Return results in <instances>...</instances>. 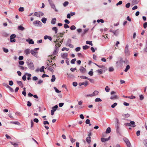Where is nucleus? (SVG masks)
Returning a JSON list of instances; mask_svg holds the SVG:
<instances>
[{
  "label": "nucleus",
  "mask_w": 147,
  "mask_h": 147,
  "mask_svg": "<svg viewBox=\"0 0 147 147\" xmlns=\"http://www.w3.org/2000/svg\"><path fill=\"white\" fill-rule=\"evenodd\" d=\"M76 60V58L72 59L71 61V63L72 64L75 63Z\"/></svg>",
  "instance_id": "38"
},
{
  "label": "nucleus",
  "mask_w": 147,
  "mask_h": 147,
  "mask_svg": "<svg viewBox=\"0 0 147 147\" xmlns=\"http://www.w3.org/2000/svg\"><path fill=\"white\" fill-rule=\"evenodd\" d=\"M99 67H101V69H98L97 71V72L99 74H102L107 70V68L105 67L103 65H96Z\"/></svg>",
  "instance_id": "1"
},
{
  "label": "nucleus",
  "mask_w": 147,
  "mask_h": 147,
  "mask_svg": "<svg viewBox=\"0 0 147 147\" xmlns=\"http://www.w3.org/2000/svg\"><path fill=\"white\" fill-rule=\"evenodd\" d=\"M43 15V13L41 11L36 12L34 13V16L39 17L42 16Z\"/></svg>",
  "instance_id": "9"
},
{
  "label": "nucleus",
  "mask_w": 147,
  "mask_h": 147,
  "mask_svg": "<svg viewBox=\"0 0 147 147\" xmlns=\"http://www.w3.org/2000/svg\"><path fill=\"white\" fill-rule=\"evenodd\" d=\"M28 67L31 70H34V65H28Z\"/></svg>",
  "instance_id": "32"
},
{
  "label": "nucleus",
  "mask_w": 147,
  "mask_h": 147,
  "mask_svg": "<svg viewBox=\"0 0 147 147\" xmlns=\"http://www.w3.org/2000/svg\"><path fill=\"white\" fill-rule=\"evenodd\" d=\"M71 39H68L67 40V45H68V44H71Z\"/></svg>",
  "instance_id": "50"
},
{
  "label": "nucleus",
  "mask_w": 147,
  "mask_h": 147,
  "mask_svg": "<svg viewBox=\"0 0 147 147\" xmlns=\"http://www.w3.org/2000/svg\"><path fill=\"white\" fill-rule=\"evenodd\" d=\"M70 29L71 30H75L76 29V27L74 25H72L70 27Z\"/></svg>",
  "instance_id": "42"
},
{
  "label": "nucleus",
  "mask_w": 147,
  "mask_h": 147,
  "mask_svg": "<svg viewBox=\"0 0 147 147\" xmlns=\"http://www.w3.org/2000/svg\"><path fill=\"white\" fill-rule=\"evenodd\" d=\"M24 53L26 55H28L30 53V49H27L24 51Z\"/></svg>",
  "instance_id": "22"
},
{
  "label": "nucleus",
  "mask_w": 147,
  "mask_h": 147,
  "mask_svg": "<svg viewBox=\"0 0 147 147\" xmlns=\"http://www.w3.org/2000/svg\"><path fill=\"white\" fill-rule=\"evenodd\" d=\"M64 27L65 29L68 28L69 27V26L67 24H64Z\"/></svg>",
  "instance_id": "51"
},
{
  "label": "nucleus",
  "mask_w": 147,
  "mask_h": 147,
  "mask_svg": "<svg viewBox=\"0 0 147 147\" xmlns=\"http://www.w3.org/2000/svg\"><path fill=\"white\" fill-rule=\"evenodd\" d=\"M86 44H89L91 46L93 45V44L92 43V41H87L86 42Z\"/></svg>",
  "instance_id": "41"
},
{
  "label": "nucleus",
  "mask_w": 147,
  "mask_h": 147,
  "mask_svg": "<svg viewBox=\"0 0 147 147\" xmlns=\"http://www.w3.org/2000/svg\"><path fill=\"white\" fill-rule=\"evenodd\" d=\"M51 6V7L56 12L58 11V10L55 8V6L54 4L52 5Z\"/></svg>",
  "instance_id": "31"
},
{
  "label": "nucleus",
  "mask_w": 147,
  "mask_h": 147,
  "mask_svg": "<svg viewBox=\"0 0 147 147\" xmlns=\"http://www.w3.org/2000/svg\"><path fill=\"white\" fill-rule=\"evenodd\" d=\"M17 83L22 88L23 87V85L22 82L20 81H17Z\"/></svg>",
  "instance_id": "29"
},
{
  "label": "nucleus",
  "mask_w": 147,
  "mask_h": 147,
  "mask_svg": "<svg viewBox=\"0 0 147 147\" xmlns=\"http://www.w3.org/2000/svg\"><path fill=\"white\" fill-rule=\"evenodd\" d=\"M80 49H81L80 47H77L75 49V50L76 51L78 52V51H79L80 50Z\"/></svg>",
  "instance_id": "53"
},
{
  "label": "nucleus",
  "mask_w": 147,
  "mask_h": 147,
  "mask_svg": "<svg viewBox=\"0 0 147 147\" xmlns=\"http://www.w3.org/2000/svg\"><path fill=\"white\" fill-rule=\"evenodd\" d=\"M33 24L35 26L37 27H41L42 25V22L38 20H36L33 22Z\"/></svg>",
  "instance_id": "4"
},
{
  "label": "nucleus",
  "mask_w": 147,
  "mask_h": 147,
  "mask_svg": "<svg viewBox=\"0 0 147 147\" xmlns=\"http://www.w3.org/2000/svg\"><path fill=\"white\" fill-rule=\"evenodd\" d=\"M54 89H55V92L57 93H60L61 92V91H59V90H58L56 87H54Z\"/></svg>",
  "instance_id": "48"
},
{
  "label": "nucleus",
  "mask_w": 147,
  "mask_h": 147,
  "mask_svg": "<svg viewBox=\"0 0 147 147\" xmlns=\"http://www.w3.org/2000/svg\"><path fill=\"white\" fill-rule=\"evenodd\" d=\"M143 27L144 28H146L147 27V22H145L143 24Z\"/></svg>",
  "instance_id": "58"
},
{
  "label": "nucleus",
  "mask_w": 147,
  "mask_h": 147,
  "mask_svg": "<svg viewBox=\"0 0 147 147\" xmlns=\"http://www.w3.org/2000/svg\"><path fill=\"white\" fill-rule=\"evenodd\" d=\"M58 50H59V48L57 45H56L55 50L53 53V55H56L58 52Z\"/></svg>",
  "instance_id": "10"
},
{
  "label": "nucleus",
  "mask_w": 147,
  "mask_h": 147,
  "mask_svg": "<svg viewBox=\"0 0 147 147\" xmlns=\"http://www.w3.org/2000/svg\"><path fill=\"white\" fill-rule=\"evenodd\" d=\"M69 4V2L68 1H66L65 2L63 3V5L64 7L66 6Z\"/></svg>",
  "instance_id": "47"
},
{
  "label": "nucleus",
  "mask_w": 147,
  "mask_h": 147,
  "mask_svg": "<svg viewBox=\"0 0 147 147\" xmlns=\"http://www.w3.org/2000/svg\"><path fill=\"white\" fill-rule=\"evenodd\" d=\"M8 88L9 89L10 91L12 92L14 91L13 89L10 86H9Z\"/></svg>",
  "instance_id": "57"
},
{
  "label": "nucleus",
  "mask_w": 147,
  "mask_h": 147,
  "mask_svg": "<svg viewBox=\"0 0 147 147\" xmlns=\"http://www.w3.org/2000/svg\"><path fill=\"white\" fill-rule=\"evenodd\" d=\"M89 47L87 45L83 46V49L84 50H86L88 49Z\"/></svg>",
  "instance_id": "44"
},
{
  "label": "nucleus",
  "mask_w": 147,
  "mask_h": 147,
  "mask_svg": "<svg viewBox=\"0 0 147 147\" xmlns=\"http://www.w3.org/2000/svg\"><path fill=\"white\" fill-rule=\"evenodd\" d=\"M19 10L20 11H24V8L23 7H20L19 9Z\"/></svg>",
  "instance_id": "56"
},
{
  "label": "nucleus",
  "mask_w": 147,
  "mask_h": 147,
  "mask_svg": "<svg viewBox=\"0 0 147 147\" xmlns=\"http://www.w3.org/2000/svg\"><path fill=\"white\" fill-rule=\"evenodd\" d=\"M10 143L13 146H17L18 145V144L15 143H14L11 142H10Z\"/></svg>",
  "instance_id": "61"
},
{
  "label": "nucleus",
  "mask_w": 147,
  "mask_h": 147,
  "mask_svg": "<svg viewBox=\"0 0 147 147\" xmlns=\"http://www.w3.org/2000/svg\"><path fill=\"white\" fill-rule=\"evenodd\" d=\"M80 71L82 73H84L85 72L86 69L83 67H81L80 69Z\"/></svg>",
  "instance_id": "24"
},
{
  "label": "nucleus",
  "mask_w": 147,
  "mask_h": 147,
  "mask_svg": "<svg viewBox=\"0 0 147 147\" xmlns=\"http://www.w3.org/2000/svg\"><path fill=\"white\" fill-rule=\"evenodd\" d=\"M98 91L95 90V91H94V92H93V93H92V94L93 95V96H94L97 95L98 94Z\"/></svg>",
  "instance_id": "33"
},
{
  "label": "nucleus",
  "mask_w": 147,
  "mask_h": 147,
  "mask_svg": "<svg viewBox=\"0 0 147 147\" xmlns=\"http://www.w3.org/2000/svg\"><path fill=\"white\" fill-rule=\"evenodd\" d=\"M57 20L55 18H53L51 21V23L52 24H55L56 23Z\"/></svg>",
  "instance_id": "18"
},
{
  "label": "nucleus",
  "mask_w": 147,
  "mask_h": 147,
  "mask_svg": "<svg viewBox=\"0 0 147 147\" xmlns=\"http://www.w3.org/2000/svg\"><path fill=\"white\" fill-rule=\"evenodd\" d=\"M117 103L115 102L113 104L111 105V107L112 108H114L117 105Z\"/></svg>",
  "instance_id": "52"
},
{
  "label": "nucleus",
  "mask_w": 147,
  "mask_h": 147,
  "mask_svg": "<svg viewBox=\"0 0 147 147\" xmlns=\"http://www.w3.org/2000/svg\"><path fill=\"white\" fill-rule=\"evenodd\" d=\"M10 123H11L12 124H14L17 125H20L21 124L18 121H14V122L11 121V122H10Z\"/></svg>",
  "instance_id": "26"
},
{
  "label": "nucleus",
  "mask_w": 147,
  "mask_h": 147,
  "mask_svg": "<svg viewBox=\"0 0 147 147\" xmlns=\"http://www.w3.org/2000/svg\"><path fill=\"white\" fill-rule=\"evenodd\" d=\"M110 139V136H109L108 138H101V141L102 142H105Z\"/></svg>",
  "instance_id": "12"
},
{
  "label": "nucleus",
  "mask_w": 147,
  "mask_h": 147,
  "mask_svg": "<svg viewBox=\"0 0 147 147\" xmlns=\"http://www.w3.org/2000/svg\"><path fill=\"white\" fill-rule=\"evenodd\" d=\"M18 29L19 30L23 31L25 30V28L22 26L20 25L18 26Z\"/></svg>",
  "instance_id": "19"
},
{
  "label": "nucleus",
  "mask_w": 147,
  "mask_h": 147,
  "mask_svg": "<svg viewBox=\"0 0 147 147\" xmlns=\"http://www.w3.org/2000/svg\"><path fill=\"white\" fill-rule=\"evenodd\" d=\"M30 53L34 56L37 57V54L38 53L37 52H35L34 50H32L30 51Z\"/></svg>",
  "instance_id": "13"
},
{
  "label": "nucleus",
  "mask_w": 147,
  "mask_h": 147,
  "mask_svg": "<svg viewBox=\"0 0 147 147\" xmlns=\"http://www.w3.org/2000/svg\"><path fill=\"white\" fill-rule=\"evenodd\" d=\"M13 82L11 80L9 81V84L10 86H12L13 84Z\"/></svg>",
  "instance_id": "59"
},
{
  "label": "nucleus",
  "mask_w": 147,
  "mask_h": 147,
  "mask_svg": "<svg viewBox=\"0 0 147 147\" xmlns=\"http://www.w3.org/2000/svg\"><path fill=\"white\" fill-rule=\"evenodd\" d=\"M97 22L98 23L101 22L102 23H103L104 22V21L103 20L101 19L100 20H98L97 21Z\"/></svg>",
  "instance_id": "46"
},
{
  "label": "nucleus",
  "mask_w": 147,
  "mask_h": 147,
  "mask_svg": "<svg viewBox=\"0 0 147 147\" xmlns=\"http://www.w3.org/2000/svg\"><path fill=\"white\" fill-rule=\"evenodd\" d=\"M38 79V78L36 76H34L32 78V80L34 81H36Z\"/></svg>",
  "instance_id": "64"
},
{
  "label": "nucleus",
  "mask_w": 147,
  "mask_h": 147,
  "mask_svg": "<svg viewBox=\"0 0 147 147\" xmlns=\"http://www.w3.org/2000/svg\"><path fill=\"white\" fill-rule=\"evenodd\" d=\"M95 101L96 102H101L102 101V100L99 98H96L95 100Z\"/></svg>",
  "instance_id": "39"
},
{
  "label": "nucleus",
  "mask_w": 147,
  "mask_h": 147,
  "mask_svg": "<svg viewBox=\"0 0 147 147\" xmlns=\"http://www.w3.org/2000/svg\"><path fill=\"white\" fill-rule=\"evenodd\" d=\"M128 63V61L126 59H125L124 60H123V59L121 58H120L118 60L116 63V64H126Z\"/></svg>",
  "instance_id": "2"
},
{
  "label": "nucleus",
  "mask_w": 147,
  "mask_h": 147,
  "mask_svg": "<svg viewBox=\"0 0 147 147\" xmlns=\"http://www.w3.org/2000/svg\"><path fill=\"white\" fill-rule=\"evenodd\" d=\"M140 99L141 100H142L144 98V97L142 95H140Z\"/></svg>",
  "instance_id": "63"
},
{
  "label": "nucleus",
  "mask_w": 147,
  "mask_h": 147,
  "mask_svg": "<svg viewBox=\"0 0 147 147\" xmlns=\"http://www.w3.org/2000/svg\"><path fill=\"white\" fill-rule=\"evenodd\" d=\"M18 67H19L22 70H24V69L26 70L27 69V67H24L23 66H19Z\"/></svg>",
  "instance_id": "37"
},
{
  "label": "nucleus",
  "mask_w": 147,
  "mask_h": 147,
  "mask_svg": "<svg viewBox=\"0 0 147 147\" xmlns=\"http://www.w3.org/2000/svg\"><path fill=\"white\" fill-rule=\"evenodd\" d=\"M109 70L110 72L113 71L114 70V69L113 67H110L109 68Z\"/></svg>",
  "instance_id": "45"
},
{
  "label": "nucleus",
  "mask_w": 147,
  "mask_h": 147,
  "mask_svg": "<svg viewBox=\"0 0 147 147\" xmlns=\"http://www.w3.org/2000/svg\"><path fill=\"white\" fill-rule=\"evenodd\" d=\"M123 140L126 144L127 147H131L130 143L127 138H123Z\"/></svg>",
  "instance_id": "6"
},
{
  "label": "nucleus",
  "mask_w": 147,
  "mask_h": 147,
  "mask_svg": "<svg viewBox=\"0 0 147 147\" xmlns=\"http://www.w3.org/2000/svg\"><path fill=\"white\" fill-rule=\"evenodd\" d=\"M135 122L134 121H131L130 122V126L133 127H134L136 126V125L135 124Z\"/></svg>",
  "instance_id": "25"
},
{
  "label": "nucleus",
  "mask_w": 147,
  "mask_h": 147,
  "mask_svg": "<svg viewBox=\"0 0 147 147\" xmlns=\"http://www.w3.org/2000/svg\"><path fill=\"white\" fill-rule=\"evenodd\" d=\"M26 41L28 42L29 44H34V42L32 39H27Z\"/></svg>",
  "instance_id": "17"
},
{
  "label": "nucleus",
  "mask_w": 147,
  "mask_h": 147,
  "mask_svg": "<svg viewBox=\"0 0 147 147\" xmlns=\"http://www.w3.org/2000/svg\"><path fill=\"white\" fill-rule=\"evenodd\" d=\"M3 51L4 52L6 53H8L9 51L7 49L5 48H3Z\"/></svg>",
  "instance_id": "54"
},
{
  "label": "nucleus",
  "mask_w": 147,
  "mask_h": 147,
  "mask_svg": "<svg viewBox=\"0 0 147 147\" xmlns=\"http://www.w3.org/2000/svg\"><path fill=\"white\" fill-rule=\"evenodd\" d=\"M47 20V19L45 18H43L41 20L42 22L44 24L46 23Z\"/></svg>",
  "instance_id": "35"
},
{
  "label": "nucleus",
  "mask_w": 147,
  "mask_h": 147,
  "mask_svg": "<svg viewBox=\"0 0 147 147\" xmlns=\"http://www.w3.org/2000/svg\"><path fill=\"white\" fill-rule=\"evenodd\" d=\"M56 79L55 76L54 75H53L52 76V78L51 79V81L52 82H54Z\"/></svg>",
  "instance_id": "28"
},
{
  "label": "nucleus",
  "mask_w": 147,
  "mask_h": 147,
  "mask_svg": "<svg viewBox=\"0 0 147 147\" xmlns=\"http://www.w3.org/2000/svg\"><path fill=\"white\" fill-rule=\"evenodd\" d=\"M45 67L44 66H42L39 69V71L41 72H43L44 71Z\"/></svg>",
  "instance_id": "43"
},
{
  "label": "nucleus",
  "mask_w": 147,
  "mask_h": 147,
  "mask_svg": "<svg viewBox=\"0 0 147 147\" xmlns=\"http://www.w3.org/2000/svg\"><path fill=\"white\" fill-rule=\"evenodd\" d=\"M130 68V66L129 65H127L126 67V68L124 70L125 72H127Z\"/></svg>",
  "instance_id": "34"
},
{
  "label": "nucleus",
  "mask_w": 147,
  "mask_h": 147,
  "mask_svg": "<svg viewBox=\"0 0 147 147\" xmlns=\"http://www.w3.org/2000/svg\"><path fill=\"white\" fill-rule=\"evenodd\" d=\"M128 48V45H126L125 49V55H128L129 54V50Z\"/></svg>",
  "instance_id": "8"
},
{
  "label": "nucleus",
  "mask_w": 147,
  "mask_h": 147,
  "mask_svg": "<svg viewBox=\"0 0 147 147\" xmlns=\"http://www.w3.org/2000/svg\"><path fill=\"white\" fill-rule=\"evenodd\" d=\"M67 55L68 54L67 53H64L63 54H61L62 57L63 58H66Z\"/></svg>",
  "instance_id": "23"
},
{
  "label": "nucleus",
  "mask_w": 147,
  "mask_h": 147,
  "mask_svg": "<svg viewBox=\"0 0 147 147\" xmlns=\"http://www.w3.org/2000/svg\"><path fill=\"white\" fill-rule=\"evenodd\" d=\"M31 103L29 101H28L27 102V105L28 107H30L31 106Z\"/></svg>",
  "instance_id": "62"
},
{
  "label": "nucleus",
  "mask_w": 147,
  "mask_h": 147,
  "mask_svg": "<svg viewBox=\"0 0 147 147\" xmlns=\"http://www.w3.org/2000/svg\"><path fill=\"white\" fill-rule=\"evenodd\" d=\"M116 92L114 91H112L111 92V96L110 98L113 100H114L118 98V96L115 94Z\"/></svg>",
  "instance_id": "3"
},
{
  "label": "nucleus",
  "mask_w": 147,
  "mask_h": 147,
  "mask_svg": "<svg viewBox=\"0 0 147 147\" xmlns=\"http://www.w3.org/2000/svg\"><path fill=\"white\" fill-rule=\"evenodd\" d=\"M16 37V35L15 34H12L10 36V40L11 42H15L16 41L15 38Z\"/></svg>",
  "instance_id": "5"
},
{
  "label": "nucleus",
  "mask_w": 147,
  "mask_h": 147,
  "mask_svg": "<svg viewBox=\"0 0 147 147\" xmlns=\"http://www.w3.org/2000/svg\"><path fill=\"white\" fill-rule=\"evenodd\" d=\"M88 81H86L85 82H80L78 84L80 86H81L82 85H84L85 86H86L88 85Z\"/></svg>",
  "instance_id": "14"
},
{
  "label": "nucleus",
  "mask_w": 147,
  "mask_h": 147,
  "mask_svg": "<svg viewBox=\"0 0 147 147\" xmlns=\"http://www.w3.org/2000/svg\"><path fill=\"white\" fill-rule=\"evenodd\" d=\"M111 129L110 127H108L106 130L105 133L106 134H109L111 132Z\"/></svg>",
  "instance_id": "27"
},
{
  "label": "nucleus",
  "mask_w": 147,
  "mask_h": 147,
  "mask_svg": "<svg viewBox=\"0 0 147 147\" xmlns=\"http://www.w3.org/2000/svg\"><path fill=\"white\" fill-rule=\"evenodd\" d=\"M88 30V29L86 28L84 29V31L82 33V35L83 36L85 34Z\"/></svg>",
  "instance_id": "30"
},
{
  "label": "nucleus",
  "mask_w": 147,
  "mask_h": 147,
  "mask_svg": "<svg viewBox=\"0 0 147 147\" xmlns=\"http://www.w3.org/2000/svg\"><path fill=\"white\" fill-rule=\"evenodd\" d=\"M27 64H32L33 63L32 60L30 59H28L26 61Z\"/></svg>",
  "instance_id": "20"
},
{
  "label": "nucleus",
  "mask_w": 147,
  "mask_h": 147,
  "mask_svg": "<svg viewBox=\"0 0 147 147\" xmlns=\"http://www.w3.org/2000/svg\"><path fill=\"white\" fill-rule=\"evenodd\" d=\"M52 30L55 31V33L57 34V32L58 29L56 27H54L52 28Z\"/></svg>",
  "instance_id": "21"
},
{
  "label": "nucleus",
  "mask_w": 147,
  "mask_h": 147,
  "mask_svg": "<svg viewBox=\"0 0 147 147\" xmlns=\"http://www.w3.org/2000/svg\"><path fill=\"white\" fill-rule=\"evenodd\" d=\"M58 107V106L57 105H56L52 107V109L51 111V115H54V112L56 110Z\"/></svg>",
  "instance_id": "7"
},
{
  "label": "nucleus",
  "mask_w": 147,
  "mask_h": 147,
  "mask_svg": "<svg viewBox=\"0 0 147 147\" xmlns=\"http://www.w3.org/2000/svg\"><path fill=\"white\" fill-rule=\"evenodd\" d=\"M52 56H49V60H48V61H47V64H49V63H51V62H52V60L54 59L55 57V56L54 57H53V58L51 57Z\"/></svg>",
  "instance_id": "11"
},
{
  "label": "nucleus",
  "mask_w": 147,
  "mask_h": 147,
  "mask_svg": "<svg viewBox=\"0 0 147 147\" xmlns=\"http://www.w3.org/2000/svg\"><path fill=\"white\" fill-rule=\"evenodd\" d=\"M124 117H128L130 116V115L128 113L122 115Z\"/></svg>",
  "instance_id": "40"
},
{
  "label": "nucleus",
  "mask_w": 147,
  "mask_h": 147,
  "mask_svg": "<svg viewBox=\"0 0 147 147\" xmlns=\"http://www.w3.org/2000/svg\"><path fill=\"white\" fill-rule=\"evenodd\" d=\"M51 65V66H50L48 68V70L51 71V72H53V69L54 67H53V65Z\"/></svg>",
  "instance_id": "15"
},
{
  "label": "nucleus",
  "mask_w": 147,
  "mask_h": 147,
  "mask_svg": "<svg viewBox=\"0 0 147 147\" xmlns=\"http://www.w3.org/2000/svg\"><path fill=\"white\" fill-rule=\"evenodd\" d=\"M3 86H5V87H6L7 88H8L9 87V86L7 84V83H3Z\"/></svg>",
  "instance_id": "49"
},
{
  "label": "nucleus",
  "mask_w": 147,
  "mask_h": 147,
  "mask_svg": "<svg viewBox=\"0 0 147 147\" xmlns=\"http://www.w3.org/2000/svg\"><path fill=\"white\" fill-rule=\"evenodd\" d=\"M70 141L72 143H73L74 142H75L76 139H74L73 138H71V139H70Z\"/></svg>",
  "instance_id": "60"
},
{
  "label": "nucleus",
  "mask_w": 147,
  "mask_h": 147,
  "mask_svg": "<svg viewBox=\"0 0 147 147\" xmlns=\"http://www.w3.org/2000/svg\"><path fill=\"white\" fill-rule=\"evenodd\" d=\"M86 141L88 144H90L91 141V138L90 137H87L86 138Z\"/></svg>",
  "instance_id": "16"
},
{
  "label": "nucleus",
  "mask_w": 147,
  "mask_h": 147,
  "mask_svg": "<svg viewBox=\"0 0 147 147\" xmlns=\"http://www.w3.org/2000/svg\"><path fill=\"white\" fill-rule=\"evenodd\" d=\"M130 3H127L125 5V7H126L127 8H128L130 6Z\"/></svg>",
  "instance_id": "55"
},
{
  "label": "nucleus",
  "mask_w": 147,
  "mask_h": 147,
  "mask_svg": "<svg viewBox=\"0 0 147 147\" xmlns=\"http://www.w3.org/2000/svg\"><path fill=\"white\" fill-rule=\"evenodd\" d=\"M105 90L106 92H108L110 91V88L108 86H106L105 87Z\"/></svg>",
  "instance_id": "36"
}]
</instances>
